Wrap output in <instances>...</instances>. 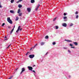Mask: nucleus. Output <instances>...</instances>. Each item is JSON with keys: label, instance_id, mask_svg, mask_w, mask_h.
<instances>
[{"label": "nucleus", "instance_id": "f257e3e1", "mask_svg": "<svg viewBox=\"0 0 79 79\" xmlns=\"http://www.w3.org/2000/svg\"><path fill=\"white\" fill-rule=\"evenodd\" d=\"M7 21L10 24H12L13 23V22H12L11 20L10 19V17L7 18Z\"/></svg>", "mask_w": 79, "mask_h": 79}, {"label": "nucleus", "instance_id": "f03ea898", "mask_svg": "<svg viewBox=\"0 0 79 79\" xmlns=\"http://www.w3.org/2000/svg\"><path fill=\"white\" fill-rule=\"evenodd\" d=\"M21 70L22 71L20 72V74H22V73H23V72H24V71H25L26 69H25V68H22Z\"/></svg>", "mask_w": 79, "mask_h": 79}, {"label": "nucleus", "instance_id": "7ed1b4c3", "mask_svg": "<svg viewBox=\"0 0 79 79\" xmlns=\"http://www.w3.org/2000/svg\"><path fill=\"white\" fill-rule=\"evenodd\" d=\"M34 56H35V55L34 54H31L29 55V57L30 58H33Z\"/></svg>", "mask_w": 79, "mask_h": 79}, {"label": "nucleus", "instance_id": "20e7f679", "mask_svg": "<svg viewBox=\"0 0 79 79\" xmlns=\"http://www.w3.org/2000/svg\"><path fill=\"white\" fill-rule=\"evenodd\" d=\"M27 67L30 71H32V70L33 69L32 67L31 66H28Z\"/></svg>", "mask_w": 79, "mask_h": 79}, {"label": "nucleus", "instance_id": "39448f33", "mask_svg": "<svg viewBox=\"0 0 79 79\" xmlns=\"http://www.w3.org/2000/svg\"><path fill=\"white\" fill-rule=\"evenodd\" d=\"M62 26L64 27H66L67 26V24L65 23H64L62 24Z\"/></svg>", "mask_w": 79, "mask_h": 79}, {"label": "nucleus", "instance_id": "423d86ee", "mask_svg": "<svg viewBox=\"0 0 79 79\" xmlns=\"http://www.w3.org/2000/svg\"><path fill=\"white\" fill-rule=\"evenodd\" d=\"M38 44H35V46L31 48L30 49V50H32V48H35V47H36L37 46V45Z\"/></svg>", "mask_w": 79, "mask_h": 79}, {"label": "nucleus", "instance_id": "0eeeda50", "mask_svg": "<svg viewBox=\"0 0 79 79\" xmlns=\"http://www.w3.org/2000/svg\"><path fill=\"white\" fill-rule=\"evenodd\" d=\"M27 11H28V12H31V8H27Z\"/></svg>", "mask_w": 79, "mask_h": 79}, {"label": "nucleus", "instance_id": "6e6552de", "mask_svg": "<svg viewBox=\"0 0 79 79\" xmlns=\"http://www.w3.org/2000/svg\"><path fill=\"white\" fill-rule=\"evenodd\" d=\"M64 40L65 41H67V42H72V41L71 40Z\"/></svg>", "mask_w": 79, "mask_h": 79}, {"label": "nucleus", "instance_id": "1a4fd4ad", "mask_svg": "<svg viewBox=\"0 0 79 79\" xmlns=\"http://www.w3.org/2000/svg\"><path fill=\"white\" fill-rule=\"evenodd\" d=\"M15 27V25L14 27V28L12 29V30L10 32V34H12V32L14 31V28Z\"/></svg>", "mask_w": 79, "mask_h": 79}, {"label": "nucleus", "instance_id": "9d476101", "mask_svg": "<svg viewBox=\"0 0 79 79\" xmlns=\"http://www.w3.org/2000/svg\"><path fill=\"white\" fill-rule=\"evenodd\" d=\"M73 44H74L75 45L77 46V45H78V44L76 42H74L73 43Z\"/></svg>", "mask_w": 79, "mask_h": 79}, {"label": "nucleus", "instance_id": "9b49d317", "mask_svg": "<svg viewBox=\"0 0 79 79\" xmlns=\"http://www.w3.org/2000/svg\"><path fill=\"white\" fill-rule=\"evenodd\" d=\"M41 45L42 46V45H44V44H45V43L44 42H41L40 43Z\"/></svg>", "mask_w": 79, "mask_h": 79}, {"label": "nucleus", "instance_id": "f8f14e48", "mask_svg": "<svg viewBox=\"0 0 79 79\" xmlns=\"http://www.w3.org/2000/svg\"><path fill=\"white\" fill-rule=\"evenodd\" d=\"M34 2H35V0H31V3H34Z\"/></svg>", "mask_w": 79, "mask_h": 79}, {"label": "nucleus", "instance_id": "ddd939ff", "mask_svg": "<svg viewBox=\"0 0 79 79\" xmlns=\"http://www.w3.org/2000/svg\"><path fill=\"white\" fill-rule=\"evenodd\" d=\"M23 0H19L17 2V3H19V2H22Z\"/></svg>", "mask_w": 79, "mask_h": 79}, {"label": "nucleus", "instance_id": "4468645a", "mask_svg": "<svg viewBox=\"0 0 79 79\" xmlns=\"http://www.w3.org/2000/svg\"><path fill=\"white\" fill-rule=\"evenodd\" d=\"M10 13H13V14L14 13V11L13 10H10Z\"/></svg>", "mask_w": 79, "mask_h": 79}, {"label": "nucleus", "instance_id": "2eb2a0df", "mask_svg": "<svg viewBox=\"0 0 79 79\" xmlns=\"http://www.w3.org/2000/svg\"><path fill=\"white\" fill-rule=\"evenodd\" d=\"M20 11H21V10H20V9H19L18 11V13L19 14L20 13Z\"/></svg>", "mask_w": 79, "mask_h": 79}, {"label": "nucleus", "instance_id": "dca6fc26", "mask_svg": "<svg viewBox=\"0 0 79 79\" xmlns=\"http://www.w3.org/2000/svg\"><path fill=\"white\" fill-rule=\"evenodd\" d=\"M45 39H48V35H47L45 37Z\"/></svg>", "mask_w": 79, "mask_h": 79}, {"label": "nucleus", "instance_id": "f3484780", "mask_svg": "<svg viewBox=\"0 0 79 79\" xmlns=\"http://www.w3.org/2000/svg\"><path fill=\"white\" fill-rule=\"evenodd\" d=\"M19 19V18H18V17H16V19H15V20L18 21V20Z\"/></svg>", "mask_w": 79, "mask_h": 79}, {"label": "nucleus", "instance_id": "a211bd4d", "mask_svg": "<svg viewBox=\"0 0 79 79\" xmlns=\"http://www.w3.org/2000/svg\"><path fill=\"white\" fill-rule=\"evenodd\" d=\"M18 6L19 8H21V7H22V5H19Z\"/></svg>", "mask_w": 79, "mask_h": 79}, {"label": "nucleus", "instance_id": "6ab92c4d", "mask_svg": "<svg viewBox=\"0 0 79 79\" xmlns=\"http://www.w3.org/2000/svg\"><path fill=\"white\" fill-rule=\"evenodd\" d=\"M14 1H15L14 0H11L10 1V2L11 3H13Z\"/></svg>", "mask_w": 79, "mask_h": 79}, {"label": "nucleus", "instance_id": "aec40b11", "mask_svg": "<svg viewBox=\"0 0 79 79\" xmlns=\"http://www.w3.org/2000/svg\"><path fill=\"white\" fill-rule=\"evenodd\" d=\"M22 15V13H20L19 15V16H21Z\"/></svg>", "mask_w": 79, "mask_h": 79}, {"label": "nucleus", "instance_id": "412c9836", "mask_svg": "<svg viewBox=\"0 0 79 79\" xmlns=\"http://www.w3.org/2000/svg\"><path fill=\"white\" fill-rule=\"evenodd\" d=\"M75 15H78V12L77 11H76L75 12Z\"/></svg>", "mask_w": 79, "mask_h": 79}, {"label": "nucleus", "instance_id": "4be33fe9", "mask_svg": "<svg viewBox=\"0 0 79 79\" xmlns=\"http://www.w3.org/2000/svg\"><path fill=\"white\" fill-rule=\"evenodd\" d=\"M56 29H58V26H56Z\"/></svg>", "mask_w": 79, "mask_h": 79}, {"label": "nucleus", "instance_id": "5701e85b", "mask_svg": "<svg viewBox=\"0 0 79 79\" xmlns=\"http://www.w3.org/2000/svg\"><path fill=\"white\" fill-rule=\"evenodd\" d=\"M56 17L54 18L53 19V21H55V20H56Z\"/></svg>", "mask_w": 79, "mask_h": 79}, {"label": "nucleus", "instance_id": "b1692460", "mask_svg": "<svg viewBox=\"0 0 79 79\" xmlns=\"http://www.w3.org/2000/svg\"><path fill=\"white\" fill-rule=\"evenodd\" d=\"M66 14L67 15L68 14V13H64V16H66Z\"/></svg>", "mask_w": 79, "mask_h": 79}, {"label": "nucleus", "instance_id": "393cba45", "mask_svg": "<svg viewBox=\"0 0 79 79\" xmlns=\"http://www.w3.org/2000/svg\"><path fill=\"white\" fill-rule=\"evenodd\" d=\"M64 19H66L67 18V17L66 16H64L63 18Z\"/></svg>", "mask_w": 79, "mask_h": 79}, {"label": "nucleus", "instance_id": "a878e982", "mask_svg": "<svg viewBox=\"0 0 79 79\" xmlns=\"http://www.w3.org/2000/svg\"><path fill=\"white\" fill-rule=\"evenodd\" d=\"M78 17H79V16L78 15H77L76 16V18H77V19H78Z\"/></svg>", "mask_w": 79, "mask_h": 79}, {"label": "nucleus", "instance_id": "bb28decb", "mask_svg": "<svg viewBox=\"0 0 79 79\" xmlns=\"http://www.w3.org/2000/svg\"><path fill=\"white\" fill-rule=\"evenodd\" d=\"M73 26V24L71 23L70 25V26L71 27V26Z\"/></svg>", "mask_w": 79, "mask_h": 79}, {"label": "nucleus", "instance_id": "cd10ccee", "mask_svg": "<svg viewBox=\"0 0 79 79\" xmlns=\"http://www.w3.org/2000/svg\"><path fill=\"white\" fill-rule=\"evenodd\" d=\"M20 27H21V26H19V27H18V29L19 30V29H20Z\"/></svg>", "mask_w": 79, "mask_h": 79}, {"label": "nucleus", "instance_id": "c85d7f7f", "mask_svg": "<svg viewBox=\"0 0 79 79\" xmlns=\"http://www.w3.org/2000/svg\"><path fill=\"white\" fill-rule=\"evenodd\" d=\"M53 45H55L56 44V43L55 42H53L52 43Z\"/></svg>", "mask_w": 79, "mask_h": 79}, {"label": "nucleus", "instance_id": "c756f323", "mask_svg": "<svg viewBox=\"0 0 79 79\" xmlns=\"http://www.w3.org/2000/svg\"><path fill=\"white\" fill-rule=\"evenodd\" d=\"M5 23H2V26H4L5 25Z\"/></svg>", "mask_w": 79, "mask_h": 79}, {"label": "nucleus", "instance_id": "7c9ffc66", "mask_svg": "<svg viewBox=\"0 0 79 79\" xmlns=\"http://www.w3.org/2000/svg\"><path fill=\"white\" fill-rule=\"evenodd\" d=\"M19 31V30H18V29L16 31V32L17 33Z\"/></svg>", "mask_w": 79, "mask_h": 79}, {"label": "nucleus", "instance_id": "2f4dec72", "mask_svg": "<svg viewBox=\"0 0 79 79\" xmlns=\"http://www.w3.org/2000/svg\"><path fill=\"white\" fill-rule=\"evenodd\" d=\"M19 31V30H18V29L16 31V32L17 33Z\"/></svg>", "mask_w": 79, "mask_h": 79}, {"label": "nucleus", "instance_id": "473e14b6", "mask_svg": "<svg viewBox=\"0 0 79 79\" xmlns=\"http://www.w3.org/2000/svg\"><path fill=\"white\" fill-rule=\"evenodd\" d=\"M19 31V30H18V29L16 31V32L17 33Z\"/></svg>", "mask_w": 79, "mask_h": 79}, {"label": "nucleus", "instance_id": "72a5a7b5", "mask_svg": "<svg viewBox=\"0 0 79 79\" xmlns=\"http://www.w3.org/2000/svg\"><path fill=\"white\" fill-rule=\"evenodd\" d=\"M40 6V4H39L38 6L37 7V8H39V6Z\"/></svg>", "mask_w": 79, "mask_h": 79}, {"label": "nucleus", "instance_id": "f704fd0d", "mask_svg": "<svg viewBox=\"0 0 79 79\" xmlns=\"http://www.w3.org/2000/svg\"><path fill=\"white\" fill-rule=\"evenodd\" d=\"M29 53V52H27V53L26 54V55L27 56V55H28V54Z\"/></svg>", "mask_w": 79, "mask_h": 79}, {"label": "nucleus", "instance_id": "c9c22d12", "mask_svg": "<svg viewBox=\"0 0 79 79\" xmlns=\"http://www.w3.org/2000/svg\"><path fill=\"white\" fill-rule=\"evenodd\" d=\"M18 68H17L15 70V72H16V71H17V70H18Z\"/></svg>", "mask_w": 79, "mask_h": 79}, {"label": "nucleus", "instance_id": "e433bc0d", "mask_svg": "<svg viewBox=\"0 0 79 79\" xmlns=\"http://www.w3.org/2000/svg\"><path fill=\"white\" fill-rule=\"evenodd\" d=\"M38 8H39L38 7H37L36 9H35L36 11H37L38 10Z\"/></svg>", "mask_w": 79, "mask_h": 79}, {"label": "nucleus", "instance_id": "4c0bfd02", "mask_svg": "<svg viewBox=\"0 0 79 79\" xmlns=\"http://www.w3.org/2000/svg\"><path fill=\"white\" fill-rule=\"evenodd\" d=\"M10 45H11L10 44L9 45V46L7 48H9V47H10Z\"/></svg>", "mask_w": 79, "mask_h": 79}, {"label": "nucleus", "instance_id": "58836bf2", "mask_svg": "<svg viewBox=\"0 0 79 79\" xmlns=\"http://www.w3.org/2000/svg\"><path fill=\"white\" fill-rule=\"evenodd\" d=\"M71 48H75L74 47L72 46L71 47Z\"/></svg>", "mask_w": 79, "mask_h": 79}, {"label": "nucleus", "instance_id": "ea45409f", "mask_svg": "<svg viewBox=\"0 0 79 79\" xmlns=\"http://www.w3.org/2000/svg\"><path fill=\"white\" fill-rule=\"evenodd\" d=\"M31 71H32V72H33V73H35V72L34 70H32Z\"/></svg>", "mask_w": 79, "mask_h": 79}, {"label": "nucleus", "instance_id": "a19ab883", "mask_svg": "<svg viewBox=\"0 0 79 79\" xmlns=\"http://www.w3.org/2000/svg\"><path fill=\"white\" fill-rule=\"evenodd\" d=\"M69 45L70 46H73V44H70Z\"/></svg>", "mask_w": 79, "mask_h": 79}, {"label": "nucleus", "instance_id": "79ce46f5", "mask_svg": "<svg viewBox=\"0 0 79 79\" xmlns=\"http://www.w3.org/2000/svg\"><path fill=\"white\" fill-rule=\"evenodd\" d=\"M8 28L9 29H10V28H11V27H10V26H8Z\"/></svg>", "mask_w": 79, "mask_h": 79}, {"label": "nucleus", "instance_id": "37998d69", "mask_svg": "<svg viewBox=\"0 0 79 79\" xmlns=\"http://www.w3.org/2000/svg\"><path fill=\"white\" fill-rule=\"evenodd\" d=\"M68 51L69 53H71V51L70 50H68Z\"/></svg>", "mask_w": 79, "mask_h": 79}, {"label": "nucleus", "instance_id": "c03bdc74", "mask_svg": "<svg viewBox=\"0 0 79 79\" xmlns=\"http://www.w3.org/2000/svg\"><path fill=\"white\" fill-rule=\"evenodd\" d=\"M48 52L46 54V55H47V54H48Z\"/></svg>", "mask_w": 79, "mask_h": 79}, {"label": "nucleus", "instance_id": "a18cd8bd", "mask_svg": "<svg viewBox=\"0 0 79 79\" xmlns=\"http://www.w3.org/2000/svg\"><path fill=\"white\" fill-rule=\"evenodd\" d=\"M64 48V49H67V48Z\"/></svg>", "mask_w": 79, "mask_h": 79}, {"label": "nucleus", "instance_id": "49530a36", "mask_svg": "<svg viewBox=\"0 0 79 79\" xmlns=\"http://www.w3.org/2000/svg\"><path fill=\"white\" fill-rule=\"evenodd\" d=\"M33 66V67H34L35 66V65H34Z\"/></svg>", "mask_w": 79, "mask_h": 79}, {"label": "nucleus", "instance_id": "de8ad7c7", "mask_svg": "<svg viewBox=\"0 0 79 79\" xmlns=\"http://www.w3.org/2000/svg\"><path fill=\"white\" fill-rule=\"evenodd\" d=\"M21 30H22V28H21V29H20V31H21Z\"/></svg>", "mask_w": 79, "mask_h": 79}, {"label": "nucleus", "instance_id": "09e8293b", "mask_svg": "<svg viewBox=\"0 0 79 79\" xmlns=\"http://www.w3.org/2000/svg\"><path fill=\"white\" fill-rule=\"evenodd\" d=\"M67 21V20H64V21Z\"/></svg>", "mask_w": 79, "mask_h": 79}, {"label": "nucleus", "instance_id": "8fccbe9b", "mask_svg": "<svg viewBox=\"0 0 79 79\" xmlns=\"http://www.w3.org/2000/svg\"><path fill=\"white\" fill-rule=\"evenodd\" d=\"M5 38H6V36L5 37Z\"/></svg>", "mask_w": 79, "mask_h": 79}]
</instances>
